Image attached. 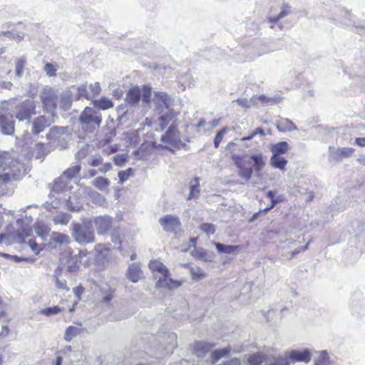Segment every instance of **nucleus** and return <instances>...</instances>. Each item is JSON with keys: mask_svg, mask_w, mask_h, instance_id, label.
<instances>
[{"mask_svg": "<svg viewBox=\"0 0 365 365\" xmlns=\"http://www.w3.org/2000/svg\"><path fill=\"white\" fill-rule=\"evenodd\" d=\"M263 361V357L261 354H254L248 358V363L250 365H260Z\"/></svg>", "mask_w": 365, "mask_h": 365, "instance_id": "3c124183", "label": "nucleus"}, {"mask_svg": "<svg viewBox=\"0 0 365 365\" xmlns=\"http://www.w3.org/2000/svg\"><path fill=\"white\" fill-rule=\"evenodd\" d=\"M26 168L19 160L14 151L0 152V185L14 180H19L25 175Z\"/></svg>", "mask_w": 365, "mask_h": 365, "instance_id": "f03ea898", "label": "nucleus"}, {"mask_svg": "<svg viewBox=\"0 0 365 365\" xmlns=\"http://www.w3.org/2000/svg\"><path fill=\"white\" fill-rule=\"evenodd\" d=\"M343 14H344V16L340 20V23L341 24H343L344 26H355V22L352 19L351 14L346 11H343Z\"/></svg>", "mask_w": 365, "mask_h": 365, "instance_id": "de8ad7c7", "label": "nucleus"}, {"mask_svg": "<svg viewBox=\"0 0 365 365\" xmlns=\"http://www.w3.org/2000/svg\"><path fill=\"white\" fill-rule=\"evenodd\" d=\"M227 131V129L226 128H224L217 133L215 138L214 139V145L216 148H218L220 142L222 141V140L224 137L225 133Z\"/></svg>", "mask_w": 365, "mask_h": 365, "instance_id": "4d7b16f0", "label": "nucleus"}, {"mask_svg": "<svg viewBox=\"0 0 365 365\" xmlns=\"http://www.w3.org/2000/svg\"><path fill=\"white\" fill-rule=\"evenodd\" d=\"M2 255L6 258H11L16 262H34V259L33 257H21L17 255H10L9 254H2Z\"/></svg>", "mask_w": 365, "mask_h": 365, "instance_id": "603ef678", "label": "nucleus"}, {"mask_svg": "<svg viewBox=\"0 0 365 365\" xmlns=\"http://www.w3.org/2000/svg\"><path fill=\"white\" fill-rule=\"evenodd\" d=\"M118 150V146L116 144H115L114 145L110 146L108 149H106L105 152L108 155H110L111 153H115Z\"/></svg>", "mask_w": 365, "mask_h": 365, "instance_id": "774afa93", "label": "nucleus"}, {"mask_svg": "<svg viewBox=\"0 0 365 365\" xmlns=\"http://www.w3.org/2000/svg\"><path fill=\"white\" fill-rule=\"evenodd\" d=\"M83 287L81 286L76 287L73 289L74 294L78 299L81 298V296L83 292Z\"/></svg>", "mask_w": 365, "mask_h": 365, "instance_id": "0e129e2a", "label": "nucleus"}, {"mask_svg": "<svg viewBox=\"0 0 365 365\" xmlns=\"http://www.w3.org/2000/svg\"><path fill=\"white\" fill-rule=\"evenodd\" d=\"M267 196L271 200V205L269 207L264 209V211L267 212L273 208L278 202V200L274 198V192L272 190L268 191Z\"/></svg>", "mask_w": 365, "mask_h": 365, "instance_id": "bf43d9fd", "label": "nucleus"}, {"mask_svg": "<svg viewBox=\"0 0 365 365\" xmlns=\"http://www.w3.org/2000/svg\"><path fill=\"white\" fill-rule=\"evenodd\" d=\"M99 289L102 294V302H108L112 299L113 291L110 287L108 286L100 287Z\"/></svg>", "mask_w": 365, "mask_h": 365, "instance_id": "79ce46f5", "label": "nucleus"}, {"mask_svg": "<svg viewBox=\"0 0 365 365\" xmlns=\"http://www.w3.org/2000/svg\"><path fill=\"white\" fill-rule=\"evenodd\" d=\"M165 341L167 343L166 354H172L177 347V335L175 333H169L165 336Z\"/></svg>", "mask_w": 365, "mask_h": 365, "instance_id": "473e14b6", "label": "nucleus"}, {"mask_svg": "<svg viewBox=\"0 0 365 365\" xmlns=\"http://www.w3.org/2000/svg\"><path fill=\"white\" fill-rule=\"evenodd\" d=\"M73 99H75L74 93L70 88L61 94L58 103L62 108L68 110L70 108Z\"/></svg>", "mask_w": 365, "mask_h": 365, "instance_id": "5701e85b", "label": "nucleus"}, {"mask_svg": "<svg viewBox=\"0 0 365 365\" xmlns=\"http://www.w3.org/2000/svg\"><path fill=\"white\" fill-rule=\"evenodd\" d=\"M32 236L33 230L31 228H24L22 231L18 232L16 239V241L19 243L27 244L31 248V251L36 255H38L43 249L44 245L37 244L35 239L31 237Z\"/></svg>", "mask_w": 365, "mask_h": 365, "instance_id": "9d476101", "label": "nucleus"}, {"mask_svg": "<svg viewBox=\"0 0 365 365\" xmlns=\"http://www.w3.org/2000/svg\"><path fill=\"white\" fill-rule=\"evenodd\" d=\"M235 163L237 168L239 176L245 179L246 181H249L253 173L251 159H249L248 156L237 158L235 160Z\"/></svg>", "mask_w": 365, "mask_h": 365, "instance_id": "ddd939ff", "label": "nucleus"}, {"mask_svg": "<svg viewBox=\"0 0 365 365\" xmlns=\"http://www.w3.org/2000/svg\"><path fill=\"white\" fill-rule=\"evenodd\" d=\"M235 101L238 105L244 108L250 107L249 101L246 98H237Z\"/></svg>", "mask_w": 365, "mask_h": 365, "instance_id": "69168bd1", "label": "nucleus"}, {"mask_svg": "<svg viewBox=\"0 0 365 365\" xmlns=\"http://www.w3.org/2000/svg\"><path fill=\"white\" fill-rule=\"evenodd\" d=\"M190 192L187 200L197 199L200 195V179L195 178L190 181L189 187Z\"/></svg>", "mask_w": 365, "mask_h": 365, "instance_id": "cd10ccee", "label": "nucleus"}, {"mask_svg": "<svg viewBox=\"0 0 365 365\" xmlns=\"http://www.w3.org/2000/svg\"><path fill=\"white\" fill-rule=\"evenodd\" d=\"M134 175V172L132 168H128L125 170H121L118 173L119 182L124 183L130 177Z\"/></svg>", "mask_w": 365, "mask_h": 365, "instance_id": "49530a36", "label": "nucleus"}, {"mask_svg": "<svg viewBox=\"0 0 365 365\" xmlns=\"http://www.w3.org/2000/svg\"><path fill=\"white\" fill-rule=\"evenodd\" d=\"M80 333V329L73 326L68 327L65 332L64 339L66 341H71L73 339Z\"/></svg>", "mask_w": 365, "mask_h": 365, "instance_id": "a19ab883", "label": "nucleus"}, {"mask_svg": "<svg viewBox=\"0 0 365 365\" xmlns=\"http://www.w3.org/2000/svg\"><path fill=\"white\" fill-rule=\"evenodd\" d=\"M212 344L205 341H197L193 345V351L197 356H202L212 347Z\"/></svg>", "mask_w": 365, "mask_h": 365, "instance_id": "393cba45", "label": "nucleus"}, {"mask_svg": "<svg viewBox=\"0 0 365 365\" xmlns=\"http://www.w3.org/2000/svg\"><path fill=\"white\" fill-rule=\"evenodd\" d=\"M71 235L75 241L81 245L91 243L95 239L92 227L86 222L73 224Z\"/></svg>", "mask_w": 365, "mask_h": 365, "instance_id": "39448f33", "label": "nucleus"}, {"mask_svg": "<svg viewBox=\"0 0 365 365\" xmlns=\"http://www.w3.org/2000/svg\"><path fill=\"white\" fill-rule=\"evenodd\" d=\"M288 357L292 362L303 361L308 363L311 360L312 354L308 349L303 351L292 350L289 352Z\"/></svg>", "mask_w": 365, "mask_h": 365, "instance_id": "aec40b11", "label": "nucleus"}, {"mask_svg": "<svg viewBox=\"0 0 365 365\" xmlns=\"http://www.w3.org/2000/svg\"><path fill=\"white\" fill-rule=\"evenodd\" d=\"M178 111H170V113H160L158 118L160 130H164L168 123L178 115Z\"/></svg>", "mask_w": 365, "mask_h": 365, "instance_id": "c756f323", "label": "nucleus"}, {"mask_svg": "<svg viewBox=\"0 0 365 365\" xmlns=\"http://www.w3.org/2000/svg\"><path fill=\"white\" fill-rule=\"evenodd\" d=\"M97 233L100 235L108 234L112 227V218L107 215L99 216L93 220Z\"/></svg>", "mask_w": 365, "mask_h": 365, "instance_id": "dca6fc26", "label": "nucleus"}, {"mask_svg": "<svg viewBox=\"0 0 365 365\" xmlns=\"http://www.w3.org/2000/svg\"><path fill=\"white\" fill-rule=\"evenodd\" d=\"M151 98V88L148 86H143L142 88L135 86L131 88L127 95L126 101L130 106H135L140 99L144 103H148Z\"/></svg>", "mask_w": 365, "mask_h": 365, "instance_id": "6e6552de", "label": "nucleus"}, {"mask_svg": "<svg viewBox=\"0 0 365 365\" xmlns=\"http://www.w3.org/2000/svg\"><path fill=\"white\" fill-rule=\"evenodd\" d=\"M88 90L90 93V97L91 96H95V95L98 94L101 91V86H100L99 83L96 82L94 83H91V84L88 85Z\"/></svg>", "mask_w": 365, "mask_h": 365, "instance_id": "6e6d98bb", "label": "nucleus"}, {"mask_svg": "<svg viewBox=\"0 0 365 365\" xmlns=\"http://www.w3.org/2000/svg\"><path fill=\"white\" fill-rule=\"evenodd\" d=\"M168 276L169 274H165L163 276L159 277L156 282V287L158 288H167L168 289H173L178 288L182 285L181 282L178 280H173Z\"/></svg>", "mask_w": 365, "mask_h": 365, "instance_id": "6ab92c4d", "label": "nucleus"}, {"mask_svg": "<svg viewBox=\"0 0 365 365\" xmlns=\"http://www.w3.org/2000/svg\"><path fill=\"white\" fill-rule=\"evenodd\" d=\"M142 271L138 263H132L129 265L127 271L128 278L133 283H136L142 277Z\"/></svg>", "mask_w": 365, "mask_h": 365, "instance_id": "4be33fe9", "label": "nucleus"}, {"mask_svg": "<svg viewBox=\"0 0 365 365\" xmlns=\"http://www.w3.org/2000/svg\"><path fill=\"white\" fill-rule=\"evenodd\" d=\"M272 365H289V362L287 359L282 358L277 359Z\"/></svg>", "mask_w": 365, "mask_h": 365, "instance_id": "338daca9", "label": "nucleus"}, {"mask_svg": "<svg viewBox=\"0 0 365 365\" xmlns=\"http://www.w3.org/2000/svg\"><path fill=\"white\" fill-rule=\"evenodd\" d=\"M112 169L110 163H104L99 169L98 171L102 174H106L107 172Z\"/></svg>", "mask_w": 365, "mask_h": 365, "instance_id": "680f3d73", "label": "nucleus"}, {"mask_svg": "<svg viewBox=\"0 0 365 365\" xmlns=\"http://www.w3.org/2000/svg\"><path fill=\"white\" fill-rule=\"evenodd\" d=\"M249 159H251L253 169L256 172L260 171L265 165L264 157L262 154H254L251 156H248Z\"/></svg>", "mask_w": 365, "mask_h": 365, "instance_id": "c85d7f7f", "label": "nucleus"}, {"mask_svg": "<svg viewBox=\"0 0 365 365\" xmlns=\"http://www.w3.org/2000/svg\"><path fill=\"white\" fill-rule=\"evenodd\" d=\"M200 229L201 231L206 233L207 235H213L215 232V227L212 224L203 223L200 225Z\"/></svg>", "mask_w": 365, "mask_h": 365, "instance_id": "5fc2aeb1", "label": "nucleus"}, {"mask_svg": "<svg viewBox=\"0 0 365 365\" xmlns=\"http://www.w3.org/2000/svg\"><path fill=\"white\" fill-rule=\"evenodd\" d=\"M270 151L272 155H280L286 153L289 149L288 143L285 141H282L270 146Z\"/></svg>", "mask_w": 365, "mask_h": 365, "instance_id": "a878e982", "label": "nucleus"}, {"mask_svg": "<svg viewBox=\"0 0 365 365\" xmlns=\"http://www.w3.org/2000/svg\"><path fill=\"white\" fill-rule=\"evenodd\" d=\"M190 272L192 275V278L195 280H200L205 277V274L202 269L198 267H190Z\"/></svg>", "mask_w": 365, "mask_h": 365, "instance_id": "a18cd8bd", "label": "nucleus"}, {"mask_svg": "<svg viewBox=\"0 0 365 365\" xmlns=\"http://www.w3.org/2000/svg\"><path fill=\"white\" fill-rule=\"evenodd\" d=\"M56 287L58 289L63 290V291H69V287L67 285V282L66 279H61L57 274L54 275Z\"/></svg>", "mask_w": 365, "mask_h": 365, "instance_id": "8fccbe9b", "label": "nucleus"}, {"mask_svg": "<svg viewBox=\"0 0 365 365\" xmlns=\"http://www.w3.org/2000/svg\"><path fill=\"white\" fill-rule=\"evenodd\" d=\"M287 164V160L280 155H272L270 158V165L280 170H284Z\"/></svg>", "mask_w": 365, "mask_h": 365, "instance_id": "7c9ffc66", "label": "nucleus"}, {"mask_svg": "<svg viewBox=\"0 0 365 365\" xmlns=\"http://www.w3.org/2000/svg\"><path fill=\"white\" fill-rule=\"evenodd\" d=\"M94 105L96 107L101 110H107L113 106L112 101L106 98H101L98 101H95Z\"/></svg>", "mask_w": 365, "mask_h": 365, "instance_id": "58836bf2", "label": "nucleus"}, {"mask_svg": "<svg viewBox=\"0 0 365 365\" xmlns=\"http://www.w3.org/2000/svg\"><path fill=\"white\" fill-rule=\"evenodd\" d=\"M115 164L118 166H122L126 161V156L124 154H118L113 158Z\"/></svg>", "mask_w": 365, "mask_h": 365, "instance_id": "052dcab7", "label": "nucleus"}, {"mask_svg": "<svg viewBox=\"0 0 365 365\" xmlns=\"http://www.w3.org/2000/svg\"><path fill=\"white\" fill-rule=\"evenodd\" d=\"M13 113L19 121L29 120L36 114V103L34 100L26 99L24 101H14L11 104Z\"/></svg>", "mask_w": 365, "mask_h": 365, "instance_id": "20e7f679", "label": "nucleus"}, {"mask_svg": "<svg viewBox=\"0 0 365 365\" xmlns=\"http://www.w3.org/2000/svg\"><path fill=\"white\" fill-rule=\"evenodd\" d=\"M110 184V180L103 177H97L93 180V186L101 191H105Z\"/></svg>", "mask_w": 365, "mask_h": 365, "instance_id": "c9c22d12", "label": "nucleus"}, {"mask_svg": "<svg viewBox=\"0 0 365 365\" xmlns=\"http://www.w3.org/2000/svg\"><path fill=\"white\" fill-rule=\"evenodd\" d=\"M160 141L172 147L178 148L182 143L180 132L175 123L171 124L165 133L160 137Z\"/></svg>", "mask_w": 365, "mask_h": 365, "instance_id": "f8f14e48", "label": "nucleus"}, {"mask_svg": "<svg viewBox=\"0 0 365 365\" xmlns=\"http://www.w3.org/2000/svg\"><path fill=\"white\" fill-rule=\"evenodd\" d=\"M354 152L352 148L329 147L328 160L330 163H339L343 159L349 158Z\"/></svg>", "mask_w": 365, "mask_h": 365, "instance_id": "4468645a", "label": "nucleus"}, {"mask_svg": "<svg viewBox=\"0 0 365 365\" xmlns=\"http://www.w3.org/2000/svg\"><path fill=\"white\" fill-rule=\"evenodd\" d=\"M63 308L59 307L58 306H54L52 307H47L45 309H41L38 311L39 314L46 315L47 317H50L52 315L57 314L63 311Z\"/></svg>", "mask_w": 365, "mask_h": 365, "instance_id": "37998d69", "label": "nucleus"}, {"mask_svg": "<svg viewBox=\"0 0 365 365\" xmlns=\"http://www.w3.org/2000/svg\"><path fill=\"white\" fill-rule=\"evenodd\" d=\"M82 129L90 133L98 130L102 122L101 112L94 108L86 107L79 117Z\"/></svg>", "mask_w": 365, "mask_h": 365, "instance_id": "7ed1b4c3", "label": "nucleus"}, {"mask_svg": "<svg viewBox=\"0 0 365 365\" xmlns=\"http://www.w3.org/2000/svg\"><path fill=\"white\" fill-rule=\"evenodd\" d=\"M154 109L160 113H170V111H177L175 109L174 99L170 98L167 93L163 92H157L153 98Z\"/></svg>", "mask_w": 365, "mask_h": 365, "instance_id": "0eeeda50", "label": "nucleus"}, {"mask_svg": "<svg viewBox=\"0 0 365 365\" xmlns=\"http://www.w3.org/2000/svg\"><path fill=\"white\" fill-rule=\"evenodd\" d=\"M231 351V349L227 346L223 349H217L212 352L211 361L213 364L217 362L220 359L227 356Z\"/></svg>", "mask_w": 365, "mask_h": 365, "instance_id": "e433bc0d", "label": "nucleus"}, {"mask_svg": "<svg viewBox=\"0 0 365 365\" xmlns=\"http://www.w3.org/2000/svg\"><path fill=\"white\" fill-rule=\"evenodd\" d=\"M212 244L216 247L217 250L220 253L231 255L234 254L239 249V247L236 245H225L215 242H212Z\"/></svg>", "mask_w": 365, "mask_h": 365, "instance_id": "72a5a7b5", "label": "nucleus"}, {"mask_svg": "<svg viewBox=\"0 0 365 365\" xmlns=\"http://www.w3.org/2000/svg\"><path fill=\"white\" fill-rule=\"evenodd\" d=\"M26 60L25 57H21L16 62V75L21 77L24 73V68L26 65Z\"/></svg>", "mask_w": 365, "mask_h": 365, "instance_id": "09e8293b", "label": "nucleus"}, {"mask_svg": "<svg viewBox=\"0 0 365 365\" xmlns=\"http://www.w3.org/2000/svg\"><path fill=\"white\" fill-rule=\"evenodd\" d=\"M71 90H72L74 93L75 100H78L81 97H85L87 99L90 98V93L88 90V84L86 83L78 86H73L71 87Z\"/></svg>", "mask_w": 365, "mask_h": 365, "instance_id": "b1692460", "label": "nucleus"}, {"mask_svg": "<svg viewBox=\"0 0 365 365\" xmlns=\"http://www.w3.org/2000/svg\"><path fill=\"white\" fill-rule=\"evenodd\" d=\"M163 230L168 232H176L181 227V222L178 217L167 215L158 220Z\"/></svg>", "mask_w": 365, "mask_h": 365, "instance_id": "2eb2a0df", "label": "nucleus"}, {"mask_svg": "<svg viewBox=\"0 0 365 365\" xmlns=\"http://www.w3.org/2000/svg\"><path fill=\"white\" fill-rule=\"evenodd\" d=\"M195 256L199 259L205 262H212L213 259L212 255L203 249L196 250Z\"/></svg>", "mask_w": 365, "mask_h": 365, "instance_id": "ea45409f", "label": "nucleus"}, {"mask_svg": "<svg viewBox=\"0 0 365 365\" xmlns=\"http://www.w3.org/2000/svg\"><path fill=\"white\" fill-rule=\"evenodd\" d=\"M69 242L70 238L67 235L53 232L50 235L48 244L52 247H56L58 245L68 244Z\"/></svg>", "mask_w": 365, "mask_h": 365, "instance_id": "412c9836", "label": "nucleus"}, {"mask_svg": "<svg viewBox=\"0 0 365 365\" xmlns=\"http://www.w3.org/2000/svg\"><path fill=\"white\" fill-rule=\"evenodd\" d=\"M88 163L92 167H97L102 164L103 158L100 155L96 154L88 159Z\"/></svg>", "mask_w": 365, "mask_h": 365, "instance_id": "864d4df0", "label": "nucleus"}, {"mask_svg": "<svg viewBox=\"0 0 365 365\" xmlns=\"http://www.w3.org/2000/svg\"><path fill=\"white\" fill-rule=\"evenodd\" d=\"M8 103H1L0 105V128L2 133L11 135L14 131V115L4 110L5 105Z\"/></svg>", "mask_w": 365, "mask_h": 365, "instance_id": "9b49d317", "label": "nucleus"}, {"mask_svg": "<svg viewBox=\"0 0 365 365\" xmlns=\"http://www.w3.org/2000/svg\"><path fill=\"white\" fill-rule=\"evenodd\" d=\"M34 230L36 234L42 239V240H45L48 236H50L49 232L51 231L50 228L46 225L38 222L34 225Z\"/></svg>", "mask_w": 365, "mask_h": 365, "instance_id": "f704fd0d", "label": "nucleus"}, {"mask_svg": "<svg viewBox=\"0 0 365 365\" xmlns=\"http://www.w3.org/2000/svg\"><path fill=\"white\" fill-rule=\"evenodd\" d=\"M53 116L46 117L41 115L34 119L32 123V133L38 135L43 132L46 128L49 127L53 123Z\"/></svg>", "mask_w": 365, "mask_h": 365, "instance_id": "f3484780", "label": "nucleus"}, {"mask_svg": "<svg viewBox=\"0 0 365 365\" xmlns=\"http://www.w3.org/2000/svg\"><path fill=\"white\" fill-rule=\"evenodd\" d=\"M292 13L291 7L288 4L283 5L278 15L268 18V21L271 24V28H274V24H277L279 29H282L284 26L281 20Z\"/></svg>", "mask_w": 365, "mask_h": 365, "instance_id": "a211bd4d", "label": "nucleus"}, {"mask_svg": "<svg viewBox=\"0 0 365 365\" xmlns=\"http://www.w3.org/2000/svg\"><path fill=\"white\" fill-rule=\"evenodd\" d=\"M44 71L49 76H55L56 75V68L54 65L50 63H47L44 66Z\"/></svg>", "mask_w": 365, "mask_h": 365, "instance_id": "13d9d810", "label": "nucleus"}, {"mask_svg": "<svg viewBox=\"0 0 365 365\" xmlns=\"http://www.w3.org/2000/svg\"><path fill=\"white\" fill-rule=\"evenodd\" d=\"M277 128L279 132H287L296 130L297 126L288 118H281L278 123Z\"/></svg>", "mask_w": 365, "mask_h": 365, "instance_id": "bb28decb", "label": "nucleus"}, {"mask_svg": "<svg viewBox=\"0 0 365 365\" xmlns=\"http://www.w3.org/2000/svg\"><path fill=\"white\" fill-rule=\"evenodd\" d=\"M40 98L47 111H53L59 101V92L57 89L46 86L41 92Z\"/></svg>", "mask_w": 365, "mask_h": 365, "instance_id": "1a4fd4ad", "label": "nucleus"}, {"mask_svg": "<svg viewBox=\"0 0 365 365\" xmlns=\"http://www.w3.org/2000/svg\"><path fill=\"white\" fill-rule=\"evenodd\" d=\"M149 267L153 272H158L162 276L169 274V270L168 268L159 261H150L149 263Z\"/></svg>", "mask_w": 365, "mask_h": 365, "instance_id": "2f4dec72", "label": "nucleus"}, {"mask_svg": "<svg viewBox=\"0 0 365 365\" xmlns=\"http://www.w3.org/2000/svg\"><path fill=\"white\" fill-rule=\"evenodd\" d=\"M257 100L264 105H275L281 101L280 98H271L264 95H260L257 97Z\"/></svg>", "mask_w": 365, "mask_h": 365, "instance_id": "c03bdc74", "label": "nucleus"}, {"mask_svg": "<svg viewBox=\"0 0 365 365\" xmlns=\"http://www.w3.org/2000/svg\"><path fill=\"white\" fill-rule=\"evenodd\" d=\"M80 165L68 168L53 183L49 194L48 205L58 208L65 205L71 211H80L82 208L79 191L71 192L72 179L80 172Z\"/></svg>", "mask_w": 365, "mask_h": 365, "instance_id": "f257e3e1", "label": "nucleus"}, {"mask_svg": "<svg viewBox=\"0 0 365 365\" xmlns=\"http://www.w3.org/2000/svg\"><path fill=\"white\" fill-rule=\"evenodd\" d=\"M97 174V170L95 169H88L83 173V178H91Z\"/></svg>", "mask_w": 365, "mask_h": 365, "instance_id": "e2e57ef3", "label": "nucleus"}, {"mask_svg": "<svg viewBox=\"0 0 365 365\" xmlns=\"http://www.w3.org/2000/svg\"><path fill=\"white\" fill-rule=\"evenodd\" d=\"M47 138L61 148H65L71 139V132L68 127H53L46 135Z\"/></svg>", "mask_w": 365, "mask_h": 365, "instance_id": "423d86ee", "label": "nucleus"}, {"mask_svg": "<svg viewBox=\"0 0 365 365\" xmlns=\"http://www.w3.org/2000/svg\"><path fill=\"white\" fill-rule=\"evenodd\" d=\"M71 216L68 214L60 212L53 217V221L56 225H66L69 222Z\"/></svg>", "mask_w": 365, "mask_h": 365, "instance_id": "4c0bfd02", "label": "nucleus"}]
</instances>
